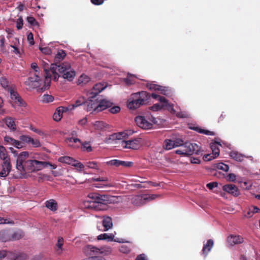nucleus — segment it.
<instances>
[{
  "mask_svg": "<svg viewBox=\"0 0 260 260\" xmlns=\"http://www.w3.org/2000/svg\"><path fill=\"white\" fill-rule=\"evenodd\" d=\"M243 238L239 235H231L227 237L226 242L231 246L242 243Z\"/></svg>",
  "mask_w": 260,
  "mask_h": 260,
  "instance_id": "nucleus-18",
  "label": "nucleus"
},
{
  "mask_svg": "<svg viewBox=\"0 0 260 260\" xmlns=\"http://www.w3.org/2000/svg\"><path fill=\"white\" fill-rule=\"evenodd\" d=\"M222 189L235 197H238L240 194L239 189L234 184H226L222 187Z\"/></svg>",
  "mask_w": 260,
  "mask_h": 260,
  "instance_id": "nucleus-17",
  "label": "nucleus"
},
{
  "mask_svg": "<svg viewBox=\"0 0 260 260\" xmlns=\"http://www.w3.org/2000/svg\"><path fill=\"white\" fill-rule=\"evenodd\" d=\"M216 157H215V155H214L213 154H212V153L211 154H208L205 155L203 156V159L205 161H210V160H211Z\"/></svg>",
  "mask_w": 260,
  "mask_h": 260,
  "instance_id": "nucleus-52",
  "label": "nucleus"
},
{
  "mask_svg": "<svg viewBox=\"0 0 260 260\" xmlns=\"http://www.w3.org/2000/svg\"><path fill=\"white\" fill-rule=\"evenodd\" d=\"M147 87L150 90L157 91H159L160 93L168 95L167 90L166 89L165 87L160 86L158 85L152 83H148L147 84Z\"/></svg>",
  "mask_w": 260,
  "mask_h": 260,
  "instance_id": "nucleus-20",
  "label": "nucleus"
},
{
  "mask_svg": "<svg viewBox=\"0 0 260 260\" xmlns=\"http://www.w3.org/2000/svg\"><path fill=\"white\" fill-rule=\"evenodd\" d=\"M12 145L18 149L22 148L24 146L23 143L22 142L16 140H15Z\"/></svg>",
  "mask_w": 260,
  "mask_h": 260,
  "instance_id": "nucleus-54",
  "label": "nucleus"
},
{
  "mask_svg": "<svg viewBox=\"0 0 260 260\" xmlns=\"http://www.w3.org/2000/svg\"><path fill=\"white\" fill-rule=\"evenodd\" d=\"M24 236V233L21 231H18L14 233L13 238L14 240H18Z\"/></svg>",
  "mask_w": 260,
  "mask_h": 260,
  "instance_id": "nucleus-45",
  "label": "nucleus"
},
{
  "mask_svg": "<svg viewBox=\"0 0 260 260\" xmlns=\"http://www.w3.org/2000/svg\"><path fill=\"white\" fill-rule=\"evenodd\" d=\"M27 41L30 45H32L34 44L35 42L34 41L33 35L31 32H29L27 35Z\"/></svg>",
  "mask_w": 260,
  "mask_h": 260,
  "instance_id": "nucleus-58",
  "label": "nucleus"
},
{
  "mask_svg": "<svg viewBox=\"0 0 260 260\" xmlns=\"http://www.w3.org/2000/svg\"><path fill=\"white\" fill-rule=\"evenodd\" d=\"M31 139V138L27 135H22L20 137V140L22 142L26 143L27 144L30 143Z\"/></svg>",
  "mask_w": 260,
  "mask_h": 260,
  "instance_id": "nucleus-47",
  "label": "nucleus"
},
{
  "mask_svg": "<svg viewBox=\"0 0 260 260\" xmlns=\"http://www.w3.org/2000/svg\"><path fill=\"white\" fill-rule=\"evenodd\" d=\"M179 147V148L176 151V153L182 156L190 155L193 154H199L200 153V147L194 143L187 142L183 143L182 140V144Z\"/></svg>",
  "mask_w": 260,
  "mask_h": 260,
  "instance_id": "nucleus-7",
  "label": "nucleus"
},
{
  "mask_svg": "<svg viewBox=\"0 0 260 260\" xmlns=\"http://www.w3.org/2000/svg\"><path fill=\"white\" fill-rule=\"evenodd\" d=\"M0 158L5 161H10V159L8 157V154L4 147L0 146Z\"/></svg>",
  "mask_w": 260,
  "mask_h": 260,
  "instance_id": "nucleus-31",
  "label": "nucleus"
},
{
  "mask_svg": "<svg viewBox=\"0 0 260 260\" xmlns=\"http://www.w3.org/2000/svg\"><path fill=\"white\" fill-rule=\"evenodd\" d=\"M107 165L113 166L116 167H119V160L112 159L106 162Z\"/></svg>",
  "mask_w": 260,
  "mask_h": 260,
  "instance_id": "nucleus-46",
  "label": "nucleus"
},
{
  "mask_svg": "<svg viewBox=\"0 0 260 260\" xmlns=\"http://www.w3.org/2000/svg\"><path fill=\"white\" fill-rule=\"evenodd\" d=\"M4 140L8 144H11L12 145L13 143L15 141V139L9 137V136H6L5 138H4Z\"/></svg>",
  "mask_w": 260,
  "mask_h": 260,
  "instance_id": "nucleus-61",
  "label": "nucleus"
},
{
  "mask_svg": "<svg viewBox=\"0 0 260 260\" xmlns=\"http://www.w3.org/2000/svg\"><path fill=\"white\" fill-rule=\"evenodd\" d=\"M10 94L14 107H26V104L25 102L21 98L16 91L10 89Z\"/></svg>",
  "mask_w": 260,
  "mask_h": 260,
  "instance_id": "nucleus-11",
  "label": "nucleus"
},
{
  "mask_svg": "<svg viewBox=\"0 0 260 260\" xmlns=\"http://www.w3.org/2000/svg\"><path fill=\"white\" fill-rule=\"evenodd\" d=\"M23 19L21 17H19L16 21V26L18 29H20L23 27Z\"/></svg>",
  "mask_w": 260,
  "mask_h": 260,
  "instance_id": "nucleus-53",
  "label": "nucleus"
},
{
  "mask_svg": "<svg viewBox=\"0 0 260 260\" xmlns=\"http://www.w3.org/2000/svg\"><path fill=\"white\" fill-rule=\"evenodd\" d=\"M68 111H69V108L68 107H58L55 111V113L53 114V119L56 121H59L62 117V114L63 112H66Z\"/></svg>",
  "mask_w": 260,
  "mask_h": 260,
  "instance_id": "nucleus-19",
  "label": "nucleus"
},
{
  "mask_svg": "<svg viewBox=\"0 0 260 260\" xmlns=\"http://www.w3.org/2000/svg\"><path fill=\"white\" fill-rule=\"evenodd\" d=\"M10 149L16 157V168L21 177L26 178L30 176L29 173L40 171L47 167V162L28 159L29 153L27 151H23L15 155L16 151L13 148Z\"/></svg>",
  "mask_w": 260,
  "mask_h": 260,
  "instance_id": "nucleus-1",
  "label": "nucleus"
},
{
  "mask_svg": "<svg viewBox=\"0 0 260 260\" xmlns=\"http://www.w3.org/2000/svg\"><path fill=\"white\" fill-rule=\"evenodd\" d=\"M74 159V158L71 157L66 156L59 157L58 161L61 163H65L71 165Z\"/></svg>",
  "mask_w": 260,
  "mask_h": 260,
  "instance_id": "nucleus-34",
  "label": "nucleus"
},
{
  "mask_svg": "<svg viewBox=\"0 0 260 260\" xmlns=\"http://www.w3.org/2000/svg\"><path fill=\"white\" fill-rule=\"evenodd\" d=\"M144 200L145 203L147 201H149L155 199L158 196L156 194H150V195H144Z\"/></svg>",
  "mask_w": 260,
  "mask_h": 260,
  "instance_id": "nucleus-51",
  "label": "nucleus"
},
{
  "mask_svg": "<svg viewBox=\"0 0 260 260\" xmlns=\"http://www.w3.org/2000/svg\"><path fill=\"white\" fill-rule=\"evenodd\" d=\"M260 211L259 209L255 206H251L249 208L247 213L245 214V216L247 217H251L254 213H257Z\"/></svg>",
  "mask_w": 260,
  "mask_h": 260,
  "instance_id": "nucleus-32",
  "label": "nucleus"
},
{
  "mask_svg": "<svg viewBox=\"0 0 260 260\" xmlns=\"http://www.w3.org/2000/svg\"><path fill=\"white\" fill-rule=\"evenodd\" d=\"M218 145H220L218 143L214 142L210 144V147L212 151V154L215 155V157H217L220 152V150L218 147Z\"/></svg>",
  "mask_w": 260,
  "mask_h": 260,
  "instance_id": "nucleus-28",
  "label": "nucleus"
},
{
  "mask_svg": "<svg viewBox=\"0 0 260 260\" xmlns=\"http://www.w3.org/2000/svg\"><path fill=\"white\" fill-rule=\"evenodd\" d=\"M150 95L145 91L135 93L131 95L127 103V106L129 109H136L144 104Z\"/></svg>",
  "mask_w": 260,
  "mask_h": 260,
  "instance_id": "nucleus-6",
  "label": "nucleus"
},
{
  "mask_svg": "<svg viewBox=\"0 0 260 260\" xmlns=\"http://www.w3.org/2000/svg\"><path fill=\"white\" fill-rule=\"evenodd\" d=\"M120 110V108L118 106H115L111 108L109 111L111 113L115 114L119 112Z\"/></svg>",
  "mask_w": 260,
  "mask_h": 260,
  "instance_id": "nucleus-62",
  "label": "nucleus"
},
{
  "mask_svg": "<svg viewBox=\"0 0 260 260\" xmlns=\"http://www.w3.org/2000/svg\"><path fill=\"white\" fill-rule=\"evenodd\" d=\"M84 252L90 255L102 254L104 255H108L112 253V249L109 246H103L98 248L92 245H87L84 248Z\"/></svg>",
  "mask_w": 260,
  "mask_h": 260,
  "instance_id": "nucleus-8",
  "label": "nucleus"
},
{
  "mask_svg": "<svg viewBox=\"0 0 260 260\" xmlns=\"http://www.w3.org/2000/svg\"><path fill=\"white\" fill-rule=\"evenodd\" d=\"M2 170L0 172V177H5L10 173L11 170L10 161L4 162L2 165Z\"/></svg>",
  "mask_w": 260,
  "mask_h": 260,
  "instance_id": "nucleus-21",
  "label": "nucleus"
},
{
  "mask_svg": "<svg viewBox=\"0 0 260 260\" xmlns=\"http://www.w3.org/2000/svg\"><path fill=\"white\" fill-rule=\"evenodd\" d=\"M98 94V93H96V91L93 90V88L90 90H89L86 93V95L88 96V99H93Z\"/></svg>",
  "mask_w": 260,
  "mask_h": 260,
  "instance_id": "nucleus-44",
  "label": "nucleus"
},
{
  "mask_svg": "<svg viewBox=\"0 0 260 260\" xmlns=\"http://www.w3.org/2000/svg\"><path fill=\"white\" fill-rule=\"evenodd\" d=\"M135 121L139 127L144 129H151L153 125L156 123L155 118L149 112L142 113L136 116Z\"/></svg>",
  "mask_w": 260,
  "mask_h": 260,
  "instance_id": "nucleus-5",
  "label": "nucleus"
},
{
  "mask_svg": "<svg viewBox=\"0 0 260 260\" xmlns=\"http://www.w3.org/2000/svg\"><path fill=\"white\" fill-rule=\"evenodd\" d=\"M195 129L196 131H198L200 133L204 134L207 135H213L212 132H211L210 131H207V130L202 129L198 128V127H196L195 128Z\"/></svg>",
  "mask_w": 260,
  "mask_h": 260,
  "instance_id": "nucleus-57",
  "label": "nucleus"
},
{
  "mask_svg": "<svg viewBox=\"0 0 260 260\" xmlns=\"http://www.w3.org/2000/svg\"><path fill=\"white\" fill-rule=\"evenodd\" d=\"M113 103L106 99H100L97 100L98 112H101L107 108L110 107Z\"/></svg>",
  "mask_w": 260,
  "mask_h": 260,
  "instance_id": "nucleus-14",
  "label": "nucleus"
},
{
  "mask_svg": "<svg viewBox=\"0 0 260 260\" xmlns=\"http://www.w3.org/2000/svg\"><path fill=\"white\" fill-rule=\"evenodd\" d=\"M152 98L157 99L160 104H155L149 108V109L152 111L156 112L165 108L170 111L172 114H176L178 117L186 118L189 117V114L186 111L178 112L177 109H179V107L176 106V109L174 108V105L169 103L168 101L164 96H161L157 93H153L151 94Z\"/></svg>",
  "mask_w": 260,
  "mask_h": 260,
  "instance_id": "nucleus-3",
  "label": "nucleus"
},
{
  "mask_svg": "<svg viewBox=\"0 0 260 260\" xmlns=\"http://www.w3.org/2000/svg\"><path fill=\"white\" fill-rule=\"evenodd\" d=\"M90 81V78L86 75L83 74L78 79V84H86Z\"/></svg>",
  "mask_w": 260,
  "mask_h": 260,
  "instance_id": "nucleus-33",
  "label": "nucleus"
},
{
  "mask_svg": "<svg viewBox=\"0 0 260 260\" xmlns=\"http://www.w3.org/2000/svg\"><path fill=\"white\" fill-rule=\"evenodd\" d=\"M63 244V239L62 238H59L56 245V251L58 254H60L62 252Z\"/></svg>",
  "mask_w": 260,
  "mask_h": 260,
  "instance_id": "nucleus-36",
  "label": "nucleus"
},
{
  "mask_svg": "<svg viewBox=\"0 0 260 260\" xmlns=\"http://www.w3.org/2000/svg\"><path fill=\"white\" fill-rule=\"evenodd\" d=\"M114 235L112 234H108L107 233L101 234L98 236V239L99 240H106L108 241H112L114 240Z\"/></svg>",
  "mask_w": 260,
  "mask_h": 260,
  "instance_id": "nucleus-30",
  "label": "nucleus"
},
{
  "mask_svg": "<svg viewBox=\"0 0 260 260\" xmlns=\"http://www.w3.org/2000/svg\"><path fill=\"white\" fill-rule=\"evenodd\" d=\"M133 165V162L131 161H125L119 160V166H122L124 167H131Z\"/></svg>",
  "mask_w": 260,
  "mask_h": 260,
  "instance_id": "nucleus-55",
  "label": "nucleus"
},
{
  "mask_svg": "<svg viewBox=\"0 0 260 260\" xmlns=\"http://www.w3.org/2000/svg\"><path fill=\"white\" fill-rule=\"evenodd\" d=\"M90 182H102L104 183L103 186H96L97 188L113 187L115 185L110 181L107 177H93L90 179Z\"/></svg>",
  "mask_w": 260,
  "mask_h": 260,
  "instance_id": "nucleus-13",
  "label": "nucleus"
},
{
  "mask_svg": "<svg viewBox=\"0 0 260 260\" xmlns=\"http://www.w3.org/2000/svg\"><path fill=\"white\" fill-rule=\"evenodd\" d=\"M40 50L45 54H50L51 53V50L49 47H40Z\"/></svg>",
  "mask_w": 260,
  "mask_h": 260,
  "instance_id": "nucleus-56",
  "label": "nucleus"
},
{
  "mask_svg": "<svg viewBox=\"0 0 260 260\" xmlns=\"http://www.w3.org/2000/svg\"><path fill=\"white\" fill-rule=\"evenodd\" d=\"M66 54L62 50H59L55 56V58L58 60H62L66 56Z\"/></svg>",
  "mask_w": 260,
  "mask_h": 260,
  "instance_id": "nucleus-40",
  "label": "nucleus"
},
{
  "mask_svg": "<svg viewBox=\"0 0 260 260\" xmlns=\"http://www.w3.org/2000/svg\"><path fill=\"white\" fill-rule=\"evenodd\" d=\"M97 101H93L91 99H89L86 101L84 104V109L87 111L92 113L93 112H98Z\"/></svg>",
  "mask_w": 260,
  "mask_h": 260,
  "instance_id": "nucleus-16",
  "label": "nucleus"
},
{
  "mask_svg": "<svg viewBox=\"0 0 260 260\" xmlns=\"http://www.w3.org/2000/svg\"><path fill=\"white\" fill-rule=\"evenodd\" d=\"M41 79L40 72H30L27 80L25 82V84L29 88H36L41 85Z\"/></svg>",
  "mask_w": 260,
  "mask_h": 260,
  "instance_id": "nucleus-9",
  "label": "nucleus"
},
{
  "mask_svg": "<svg viewBox=\"0 0 260 260\" xmlns=\"http://www.w3.org/2000/svg\"><path fill=\"white\" fill-rule=\"evenodd\" d=\"M95 129L102 130L106 127V124L103 121H97L93 123Z\"/></svg>",
  "mask_w": 260,
  "mask_h": 260,
  "instance_id": "nucleus-37",
  "label": "nucleus"
},
{
  "mask_svg": "<svg viewBox=\"0 0 260 260\" xmlns=\"http://www.w3.org/2000/svg\"><path fill=\"white\" fill-rule=\"evenodd\" d=\"M131 200L132 203L135 206H141L145 204L144 196H132Z\"/></svg>",
  "mask_w": 260,
  "mask_h": 260,
  "instance_id": "nucleus-24",
  "label": "nucleus"
},
{
  "mask_svg": "<svg viewBox=\"0 0 260 260\" xmlns=\"http://www.w3.org/2000/svg\"><path fill=\"white\" fill-rule=\"evenodd\" d=\"M44 71L45 72L46 75H47V76L46 77V78H45V85H44V89H47L49 87V86H50V80L49 78H48L47 77V76L48 75V71H47V70L46 68L44 69Z\"/></svg>",
  "mask_w": 260,
  "mask_h": 260,
  "instance_id": "nucleus-48",
  "label": "nucleus"
},
{
  "mask_svg": "<svg viewBox=\"0 0 260 260\" xmlns=\"http://www.w3.org/2000/svg\"><path fill=\"white\" fill-rule=\"evenodd\" d=\"M85 166L89 169H94L98 171L100 170L99 166L96 161H87L85 163Z\"/></svg>",
  "mask_w": 260,
  "mask_h": 260,
  "instance_id": "nucleus-35",
  "label": "nucleus"
},
{
  "mask_svg": "<svg viewBox=\"0 0 260 260\" xmlns=\"http://www.w3.org/2000/svg\"><path fill=\"white\" fill-rule=\"evenodd\" d=\"M29 129L31 131L37 133L38 135H39L40 136H44V137L46 136V134L43 131H42L39 129L36 128L31 125H30L29 126Z\"/></svg>",
  "mask_w": 260,
  "mask_h": 260,
  "instance_id": "nucleus-49",
  "label": "nucleus"
},
{
  "mask_svg": "<svg viewBox=\"0 0 260 260\" xmlns=\"http://www.w3.org/2000/svg\"><path fill=\"white\" fill-rule=\"evenodd\" d=\"M66 143L71 147L74 148H77L81 145V142L79 139L74 138H69L66 140ZM81 149L83 151L90 152L92 151V148L87 142L82 144Z\"/></svg>",
  "mask_w": 260,
  "mask_h": 260,
  "instance_id": "nucleus-10",
  "label": "nucleus"
},
{
  "mask_svg": "<svg viewBox=\"0 0 260 260\" xmlns=\"http://www.w3.org/2000/svg\"><path fill=\"white\" fill-rule=\"evenodd\" d=\"M54 100V98L51 95L48 94H44L42 97V101L44 103H50L52 102Z\"/></svg>",
  "mask_w": 260,
  "mask_h": 260,
  "instance_id": "nucleus-42",
  "label": "nucleus"
},
{
  "mask_svg": "<svg viewBox=\"0 0 260 260\" xmlns=\"http://www.w3.org/2000/svg\"><path fill=\"white\" fill-rule=\"evenodd\" d=\"M106 86L104 85V84L102 83H99L94 85V86L93 87V90L96 91V93L99 94L102 90H103L106 88Z\"/></svg>",
  "mask_w": 260,
  "mask_h": 260,
  "instance_id": "nucleus-38",
  "label": "nucleus"
},
{
  "mask_svg": "<svg viewBox=\"0 0 260 260\" xmlns=\"http://www.w3.org/2000/svg\"><path fill=\"white\" fill-rule=\"evenodd\" d=\"M6 124L10 128L15 130L16 129V125L14 122V121L10 117L7 118L5 120Z\"/></svg>",
  "mask_w": 260,
  "mask_h": 260,
  "instance_id": "nucleus-39",
  "label": "nucleus"
},
{
  "mask_svg": "<svg viewBox=\"0 0 260 260\" xmlns=\"http://www.w3.org/2000/svg\"><path fill=\"white\" fill-rule=\"evenodd\" d=\"M71 166L74 167L75 168L76 171L78 173L83 172L84 174H88L87 172H84L85 170V165L78 160L74 159Z\"/></svg>",
  "mask_w": 260,
  "mask_h": 260,
  "instance_id": "nucleus-23",
  "label": "nucleus"
},
{
  "mask_svg": "<svg viewBox=\"0 0 260 260\" xmlns=\"http://www.w3.org/2000/svg\"><path fill=\"white\" fill-rule=\"evenodd\" d=\"M214 244V242L212 240L210 239L208 240L207 243L204 246L202 250L203 254L206 256L208 253L211 250Z\"/></svg>",
  "mask_w": 260,
  "mask_h": 260,
  "instance_id": "nucleus-27",
  "label": "nucleus"
},
{
  "mask_svg": "<svg viewBox=\"0 0 260 260\" xmlns=\"http://www.w3.org/2000/svg\"><path fill=\"white\" fill-rule=\"evenodd\" d=\"M102 224L104 227L103 231H107L113 226L112 218L109 216H104L102 219Z\"/></svg>",
  "mask_w": 260,
  "mask_h": 260,
  "instance_id": "nucleus-22",
  "label": "nucleus"
},
{
  "mask_svg": "<svg viewBox=\"0 0 260 260\" xmlns=\"http://www.w3.org/2000/svg\"><path fill=\"white\" fill-rule=\"evenodd\" d=\"M29 144H31L35 147H39L41 145V143L39 140L35 139L32 138Z\"/></svg>",
  "mask_w": 260,
  "mask_h": 260,
  "instance_id": "nucleus-50",
  "label": "nucleus"
},
{
  "mask_svg": "<svg viewBox=\"0 0 260 260\" xmlns=\"http://www.w3.org/2000/svg\"><path fill=\"white\" fill-rule=\"evenodd\" d=\"M45 206L52 211H55L58 208L57 203L53 199H50L46 201Z\"/></svg>",
  "mask_w": 260,
  "mask_h": 260,
  "instance_id": "nucleus-26",
  "label": "nucleus"
},
{
  "mask_svg": "<svg viewBox=\"0 0 260 260\" xmlns=\"http://www.w3.org/2000/svg\"><path fill=\"white\" fill-rule=\"evenodd\" d=\"M85 103H86L85 98L83 96H80L76 100L75 104L69 105L68 108H69V110H72L81 105H83L84 107Z\"/></svg>",
  "mask_w": 260,
  "mask_h": 260,
  "instance_id": "nucleus-25",
  "label": "nucleus"
},
{
  "mask_svg": "<svg viewBox=\"0 0 260 260\" xmlns=\"http://www.w3.org/2000/svg\"><path fill=\"white\" fill-rule=\"evenodd\" d=\"M50 71L53 75L54 80H57L59 76H61L63 79L72 81L76 76L75 70L69 62H63L58 66L52 64Z\"/></svg>",
  "mask_w": 260,
  "mask_h": 260,
  "instance_id": "nucleus-4",
  "label": "nucleus"
},
{
  "mask_svg": "<svg viewBox=\"0 0 260 260\" xmlns=\"http://www.w3.org/2000/svg\"><path fill=\"white\" fill-rule=\"evenodd\" d=\"M84 260H106L102 256H92Z\"/></svg>",
  "mask_w": 260,
  "mask_h": 260,
  "instance_id": "nucleus-63",
  "label": "nucleus"
},
{
  "mask_svg": "<svg viewBox=\"0 0 260 260\" xmlns=\"http://www.w3.org/2000/svg\"><path fill=\"white\" fill-rule=\"evenodd\" d=\"M182 144V140H166L164 143V147L167 150H170L174 147H179Z\"/></svg>",
  "mask_w": 260,
  "mask_h": 260,
  "instance_id": "nucleus-15",
  "label": "nucleus"
},
{
  "mask_svg": "<svg viewBox=\"0 0 260 260\" xmlns=\"http://www.w3.org/2000/svg\"><path fill=\"white\" fill-rule=\"evenodd\" d=\"M0 83L1 85L4 88H9V81L8 79L5 77H2L0 78Z\"/></svg>",
  "mask_w": 260,
  "mask_h": 260,
  "instance_id": "nucleus-41",
  "label": "nucleus"
},
{
  "mask_svg": "<svg viewBox=\"0 0 260 260\" xmlns=\"http://www.w3.org/2000/svg\"><path fill=\"white\" fill-rule=\"evenodd\" d=\"M98 194H99L91 193L88 195V197L89 198L92 199V201L91 202L94 203L95 202V200L97 199V197H98Z\"/></svg>",
  "mask_w": 260,
  "mask_h": 260,
  "instance_id": "nucleus-64",
  "label": "nucleus"
},
{
  "mask_svg": "<svg viewBox=\"0 0 260 260\" xmlns=\"http://www.w3.org/2000/svg\"><path fill=\"white\" fill-rule=\"evenodd\" d=\"M216 168L218 169L222 170L224 172H227L229 169V167L227 165L222 162L217 164L216 165Z\"/></svg>",
  "mask_w": 260,
  "mask_h": 260,
  "instance_id": "nucleus-43",
  "label": "nucleus"
},
{
  "mask_svg": "<svg viewBox=\"0 0 260 260\" xmlns=\"http://www.w3.org/2000/svg\"><path fill=\"white\" fill-rule=\"evenodd\" d=\"M218 185V183L216 182H212L208 183L206 186L210 189L212 190L213 188L216 187Z\"/></svg>",
  "mask_w": 260,
  "mask_h": 260,
  "instance_id": "nucleus-60",
  "label": "nucleus"
},
{
  "mask_svg": "<svg viewBox=\"0 0 260 260\" xmlns=\"http://www.w3.org/2000/svg\"><path fill=\"white\" fill-rule=\"evenodd\" d=\"M231 157L237 161H242L244 160L245 156L239 153L237 151H232L230 153Z\"/></svg>",
  "mask_w": 260,
  "mask_h": 260,
  "instance_id": "nucleus-29",
  "label": "nucleus"
},
{
  "mask_svg": "<svg viewBox=\"0 0 260 260\" xmlns=\"http://www.w3.org/2000/svg\"><path fill=\"white\" fill-rule=\"evenodd\" d=\"M132 129H127L123 132L115 133L111 136V139L115 141V143L118 144L120 149H130L136 150L140 147V139L135 138L128 140L129 136L134 134Z\"/></svg>",
  "mask_w": 260,
  "mask_h": 260,
  "instance_id": "nucleus-2",
  "label": "nucleus"
},
{
  "mask_svg": "<svg viewBox=\"0 0 260 260\" xmlns=\"http://www.w3.org/2000/svg\"><path fill=\"white\" fill-rule=\"evenodd\" d=\"M108 203V197L105 195L98 194L97 199L95 200L94 204L95 207L98 210H106Z\"/></svg>",
  "mask_w": 260,
  "mask_h": 260,
  "instance_id": "nucleus-12",
  "label": "nucleus"
},
{
  "mask_svg": "<svg viewBox=\"0 0 260 260\" xmlns=\"http://www.w3.org/2000/svg\"><path fill=\"white\" fill-rule=\"evenodd\" d=\"M84 207L86 208H92L93 207H95L94 203L91 202V201H84Z\"/></svg>",
  "mask_w": 260,
  "mask_h": 260,
  "instance_id": "nucleus-59",
  "label": "nucleus"
}]
</instances>
